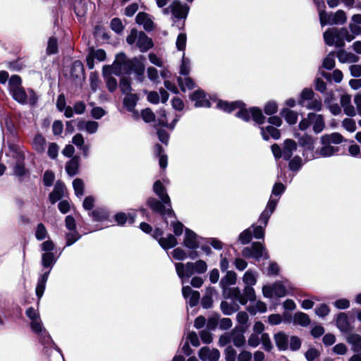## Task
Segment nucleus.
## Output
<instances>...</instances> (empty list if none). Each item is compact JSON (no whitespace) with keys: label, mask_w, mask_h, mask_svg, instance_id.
Masks as SVG:
<instances>
[{"label":"nucleus","mask_w":361,"mask_h":361,"mask_svg":"<svg viewBox=\"0 0 361 361\" xmlns=\"http://www.w3.org/2000/svg\"><path fill=\"white\" fill-rule=\"evenodd\" d=\"M109 66L116 75H120L123 73L130 75L134 73L138 81L142 82L144 80L145 66L136 58L128 59L126 55L121 52L116 55L114 63Z\"/></svg>","instance_id":"nucleus-1"},{"label":"nucleus","mask_w":361,"mask_h":361,"mask_svg":"<svg viewBox=\"0 0 361 361\" xmlns=\"http://www.w3.org/2000/svg\"><path fill=\"white\" fill-rule=\"evenodd\" d=\"M216 106L217 108L228 113H231L235 109H239L235 116L245 121H250V115L252 116L253 121L259 125L264 123L266 119L260 109L252 107L250 108V110H247L245 108V104L240 101L228 102L219 100Z\"/></svg>","instance_id":"nucleus-2"},{"label":"nucleus","mask_w":361,"mask_h":361,"mask_svg":"<svg viewBox=\"0 0 361 361\" xmlns=\"http://www.w3.org/2000/svg\"><path fill=\"white\" fill-rule=\"evenodd\" d=\"M189 9L190 7L187 4H182L178 0H174L167 8H164L162 12L165 15L171 13L173 25L180 30L185 26V20L187 18Z\"/></svg>","instance_id":"nucleus-3"},{"label":"nucleus","mask_w":361,"mask_h":361,"mask_svg":"<svg viewBox=\"0 0 361 361\" xmlns=\"http://www.w3.org/2000/svg\"><path fill=\"white\" fill-rule=\"evenodd\" d=\"M257 274L252 270H247L243 275V281L245 284L243 293L240 292L238 302L244 305L248 301L252 302L256 299L255 292L252 288L257 283Z\"/></svg>","instance_id":"nucleus-4"},{"label":"nucleus","mask_w":361,"mask_h":361,"mask_svg":"<svg viewBox=\"0 0 361 361\" xmlns=\"http://www.w3.org/2000/svg\"><path fill=\"white\" fill-rule=\"evenodd\" d=\"M236 282V274L234 271H227L220 281V286L222 288L224 297L226 298H231L238 302L240 290L238 288H230L231 285L235 284Z\"/></svg>","instance_id":"nucleus-5"},{"label":"nucleus","mask_w":361,"mask_h":361,"mask_svg":"<svg viewBox=\"0 0 361 361\" xmlns=\"http://www.w3.org/2000/svg\"><path fill=\"white\" fill-rule=\"evenodd\" d=\"M147 205L155 213L161 215L164 219L166 224H168L166 219L171 216H175V214L171 207V203L169 205L164 203L161 200L159 201L154 197H150L147 200Z\"/></svg>","instance_id":"nucleus-6"},{"label":"nucleus","mask_w":361,"mask_h":361,"mask_svg":"<svg viewBox=\"0 0 361 361\" xmlns=\"http://www.w3.org/2000/svg\"><path fill=\"white\" fill-rule=\"evenodd\" d=\"M12 157L14 159L13 164V175L16 176L20 181L28 174V171L25 167V156L21 152L13 151Z\"/></svg>","instance_id":"nucleus-7"},{"label":"nucleus","mask_w":361,"mask_h":361,"mask_svg":"<svg viewBox=\"0 0 361 361\" xmlns=\"http://www.w3.org/2000/svg\"><path fill=\"white\" fill-rule=\"evenodd\" d=\"M242 255L245 257H252L259 260L262 257L268 258V254L265 251V247L259 242L252 243L250 247H245L242 250Z\"/></svg>","instance_id":"nucleus-8"},{"label":"nucleus","mask_w":361,"mask_h":361,"mask_svg":"<svg viewBox=\"0 0 361 361\" xmlns=\"http://www.w3.org/2000/svg\"><path fill=\"white\" fill-rule=\"evenodd\" d=\"M346 15L345 13L343 10L337 11L334 15H328L324 12H321L319 13V20L321 25H325L326 24L329 25H338V24H343L346 21Z\"/></svg>","instance_id":"nucleus-9"},{"label":"nucleus","mask_w":361,"mask_h":361,"mask_svg":"<svg viewBox=\"0 0 361 361\" xmlns=\"http://www.w3.org/2000/svg\"><path fill=\"white\" fill-rule=\"evenodd\" d=\"M30 326L32 331L39 336L40 342L43 345L48 344L50 342L52 343L51 338L49 333L43 327L40 318L32 321L30 323Z\"/></svg>","instance_id":"nucleus-10"},{"label":"nucleus","mask_w":361,"mask_h":361,"mask_svg":"<svg viewBox=\"0 0 361 361\" xmlns=\"http://www.w3.org/2000/svg\"><path fill=\"white\" fill-rule=\"evenodd\" d=\"M336 327L344 334L353 332L354 326L350 324V319L345 312H339L335 318Z\"/></svg>","instance_id":"nucleus-11"},{"label":"nucleus","mask_w":361,"mask_h":361,"mask_svg":"<svg viewBox=\"0 0 361 361\" xmlns=\"http://www.w3.org/2000/svg\"><path fill=\"white\" fill-rule=\"evenodd\" d=\"M298 143L304 148L303 155L308 159H313L314 158L313 152L314 144V138L305 133L299 137Z\"/></svg>","instance_id":"nucleus-12"},{"label":"nucleus","mask_w":361,"mask_h":361,"mask_svg":"<svg viewBox=\"0 0 361 361\" xmlns=\"http://www.w3.org/2000/svg\"><path fill=\"white\" fill-rule=\"evenodd\" d=\"M279 200V197L274 198L271 195L269 198V200L267 203L265 209L262 212L259 218V222H260L261 225L264 226V227H266L267 226L269 219L271 214H273V212H274Z\"/></svg>","instance_id":"nucleus-13"},{"label":"nucleus","mask_w":361,"mask_h":361,"mask_svg":"<svg viewBox=\"0 0 361 361\" xmlns=\"http://www.w3.org/2000/svg\"><path fill=\"white\" fill-rule=\"evenodd\" d=\"M220 355L218 349L207 346L201 348L198 353L199 357L202 361H218Z\"/></svg>","instance_id":"nucleus-14"},{"label":"nucleus","mask_w":361,"mask_h":361,"mask_svg":"<svg viewBox=\"0 0 361 361\" xmlns=\"http://www.w3.org/2000/svg\"><path fill=\"white\" fill-rule=\"evenodd\" d=\"M176 273L180 279H189L195 274L193 262L186 264L178 262L175 264Z\"/></svg>","instance_id":"nucleus-15"},{"label":"nucleus","mask_w":361,"mask_h":361,"mask_svg":"<svg viewBox=\"0 0 361 361\" xmlns=\"http://www.w3.org/2000/svg\"><path fill=\"white\" fill-rule=\"evenodd\" d=\"M112 74H114V73L112 68H110V66L106 65L103 67L102 75L108 90L111 92H114L118 87L117 80L112 76Z\"/></svg>","instance_id":"nucleus-16"},{"label":"nucleus","mask_w":361,"mask_h":361,"mask_svg":"<svg viewBox=\"0 0 361 361\" xmlns=\"http://www.w3.org/2000/svg\"><path fill=\"white\" fill-rule=\"evenodd\" d=\"M314 93L311 89L305 88L301 93L300 104L307 109H314L316 107V101L313 100Z\"/></svg>","instance_id":"nucleus-17"},{"label":"nucleus","mask_w":361,"mask_h":361,"mask_svg":"<svg viewBox=\"0 0 361 361\" xmlns=\"http://www.w3.org/2000/svg\"><path fill=\"white\" fill-rule=\"evenodd\" d=\"M180 116L176 115V117L173 119L172 122L170 124H168L166 119V111L164 109H160L157 112V118L154 120L156 122V126H164L169 128L171 130H173L175 128L176 123L179 121Z\"/></svg>","instance_id":"nucleus-18"},{"label":"nucleus","mask_w":361,"mask_h":361,"mask_svg":"<svg viewBox=\"0 0 361 361\" xmlns=\"http://www.w3.org/2000/svg\"><path fill=\"white\" fill-rule=\"evenodd\" d=\"M190 99L195 102V106L196 107H210L211 103L207 99L204 92L202 90H198L193 92Z\"/></svg>","instance_id":"nucleus-19"},{"label":"nucleus","mask_w":361,"mask_h":361,"mask_svg":"<svg viewBox=\"0 0 361 361\" xmlns=\"http://www.w3.org/2000/svg\"><path fill=\"white\" fill-rule=\"evenodd\" d=\"M183 295L185 299H189V305L194 307L197 305L200 295L197 290H193L189 286H183L182 288Z\"/></svg>","instance_id":"nucleus-20"},{"label":"nucleus","mask_w":361,"mask_h":361,"mask_svg":"<svg viewBox=\"0 0 361 361\" xmlns=\"http://www.w3.org/2000/svg\"><path fill=\"white\" fill-rule=\"evenodd\" d=\"M136 46L141 52H146L153 47V42L152 40L148 37L145 32H140L138 34Z\"/></svg>","instance_id":"nucleus-21"},{"label":"nucleus","mask_w":361,"mask_h":361,"mask_svg":"<svg viewBox=\"0 0 361 361\" xmlns=\"http://www.w3.org/2000/svg\"><path fill=\"white\" fill-rule=\"evenodd\" d=\"M184 245L192 250L199 247V242L197 241V235L190 229L185 228V238L183 241Z\"/></svg>","instance_id":"nucleus-22"},{"label":"nucleus","mask_w":361,"mask_h":361,"mask_svg":"<svg viewBox=\"0 0 361 361\" xmlns=\"http://www.w3.org/2000/svg\"><path fill=\"white\" fill-rule=\"evenodd\" d=\"M65 188L66 186L63 182L58 180L56 183L54 190L49 196V201L51 204L56 203L63 196Z\"/></svg>","instance_id":"nucleus-23"},{"label":"nucleus","mask_w":361,"mask_h":361,"mask_svg":"<svg viewBox=\"0 0 361 361\" xmlns=\"http://www.w3.org/2000/svg\"><path fill=\"white\" fill-rule=\"evenodd\" d=\"M297 149V143L291 139H286L283 145V158L289 160Z\"/></svg>","instance_id":"nucleus-24"},{"label":"nucleus","mask_w":361,"mask_h":361,"mask_svg":"<svg viewBox=\"0 0 361 361\" xmlns=\"http://www.w3.org/2000/svg\"><path fill=\"white\" fill-rule=\"evenodd\" d=\"M299 128L302 131L312 128V130L316 133V114L314 112L308 114L307 117L300 122Z\"/></svg>","instance_id":"nucleus-25"},{"label":"nucleus","mask_w":361,"mask_h":361,"mask_svg":"<svg viewBox=\"0 0 361 361\" xmlns=\"http://www.w3.org/2000/svg\"><path fill=\"white\" fill-rule=\"evenodd\" d=\"M153 190L156 193L157 195H158L160 198V200L165 203L166 204L169 205V203H170V197L168 195V194L166 192V188L161 183L160 180H157L153 185Z\"/></svg>","instance_id":"nucleus-26"},{"label":"nucleus","mask_w":361,"mask_h":361,"mask_svg":"<svg viewBox=\"0 0 361 361\" xmlns=\"http://www.w3.org/2000/svg\"><path fill=\"white\" fill-rule=\"evenodd\" d=\"M99 124L93 121H79L77 123V128L79 130H85L90 134H93L97 131Z\"/></svg>","instance_id":"nucleus-27"},{"label":"nucleus","mask_w":361,"mask_h":361,"mask_svg":"<svg viewBox=\"0 0 361 361\" xmlns=\"http://www.w3.org/2000/svg\"><path fill=\"white\" fill-rule=\"evenodd\" d=\"M135 20L137 24L142 25L144 29L147 31L152 30L154 27L153 21L146 13H139L136 16Z\"/></svg>","instance_id":"nucleus-28"},{"label":"nucleus","mask_w":361,"mask_h":361,"mask_svg":"<svg viewBox=\"0 0 361 361\" xmlns=\"http://www.w3.org/2000/svg\"><path fill=\"white\" fill-rule=\"evenodd\" d=\"M32 147L38 153H43L45 150L47 141L45 137L40 133L35 135L32 141Z\"/></svg>","instance_id":"nucleus-29"},{"label":"nucleus","mask_w":361,"mask_h":361,"mask_svg":"<svg viewBox=\"0 0 361 361\" xmlns=\"http://www.w3.org/2000/svg\"><path fill=\"white\" fill-rule=\"evenodd\" d=\"M261 135L264 140H268L269 136L274 140H278L281 137L280 130L272 126H269L266 128L260 127Z\"/></svg>","instance_id":"nucleus-30"},{"label":"nucleus","mask_w":361,"mask_h":361,"mask_svg":"<svg viewBox=\"0 0 361 361\" xmlns=\"http://www.w3.org/2000/svg\"><path fill=\"white\" fill-rule=\"evenodd\" d=\"M344 140L343 136L339 133H333L331 134H326L321 137V142L322 145L340 144Z\"/></svg>","instance_id":"nucleus-31"},{"label":"nucleus","mask_w":361,"mask_h":361,"mask_svg":"<svg viewBox=\"0 0 361 361\" xmlns=\"http://www.w3.org/2000/svg\"><path fill=\"white\" fill-rule=\"evenodd\" d=\"M49 273L50 270L45 271L42 275L39 276L38 279L35 292L39 300L42 297L44 294Z\"/></svg>","instance_id":"nucleus-32"},{"label":"nucleus","mask_w":361,"mask_h":361,"mask_svg":"<svg viewBox=\"0 0 361 361\" xmlns=\"http://www.w3.org/2000/svg\"><path fill=\"white\" fill-rule=\"evenodd\" d=\"M276 346L280 350L288 349L289 337L283 332H279L274 335Z\"/></svg>","instance_id":"nucleus-33"},{"label":"nucleus","mask_w":361,"mask_h":361,"mask_svg":"<svg viewBox=\"0 0 361 361\" xmlns=\"http://www.w3.org/2000/svg\"><path fill=\"white\" fill-rule=\"evenodd\" d=\"M231 335L232 343L235 346L240 348L245 345V338L243 330L235 328L231 331Z\"/></svg>","instance_id":"nucleus-34"},{"label":"nucleus","mask_w":361,"mask_h":361,"mask_svg":"<svg viewBox=\"0 0 361 361\" xmlns=\"http://www.w3.org/2000/svg\"><path fill=\"white\" fill-rule=\"evenodd\" d=\"M293 323L295 325L307 326L310 324V319L307 314L302 312H295L293 317Z\"/></svg>","instance_id":"nucleus-35"},{"label":"nucleus","mask_w":361,"mask_h":361,"mask_svg":"<svg viewBox=\"0 0 361 361\" xmlns=\"http://www.w3.org/2000/svg\"><path fill=\"white\" fill-rule=\"evenodd\" d=\"M348 334L347 341L352 345V350L356 353L360 352L361 350V336L352 332Z\"/></svg>","instance_id":"nucleus-36"},{"label":"nucleus","mask_w":361,"mask_h":361,"mask_svg":"<svg viewBox=\"0 0 361 361\" xmlns=\"http://www.w3.org/2000/svg\"><path fill=\"white\" fill-rule=\"evenodd\" d=\"M71 75L74 78H80L84 76V66L80 61L76 60L72 63Z\"/></svg>","instance_id":"nucleus-37"},{"label":"nucleus","mask_w":361,"mask_h":361,"mask_svg":"<svg viewBox=\"0 0 361 361\" xmlns=\"http://www.w3.org/2000/svg\"><path fill=\"white\" fill-rule=\"evenodd\" d=\"M10 92L16 101L22 104H27V92L22 87L12 90Z\"/></svg>","instance_id":"nucleus-38"},{"label":"nucleus","mask_w":361,"mask_h":361,"mask_svg":"<svg viewBox=\"0 0 361 361\" xmlns=\"http://www.w3.org/2000/svg\"><path fill=\"white\" fill-rule=\"evenodd\" d=\"M56 262V258L53 252H44L42 255V264L44 268H47L51 271Z\"/></svg>","instance_id":"nucleus-39"},{"label":"nucleus","mask_w":361,"mask_h":361,"mask_svg":"<svg viewBox=\"0 0 361 361\" xmlns=\"http://www.w3.org/2000/svg\"><path fill=\"white\" fill-rule=\"evenodd\" d=\"M79 168V158L73 157L66 165V171L67 173L73 176L77 174Z\"/></svg>","instance_id":"nucleus-40"},{"label":"nucleus","mask_w":361,"mask_h":361,"mask_svg":"<svg viewBox=\"0 0 361 361\" xmlns=\"http://www.w3.org/2000/svg\"><path fill=\"white\" fill-rule=\"evenodd\" d=\"M159 243L164 250H168L175 247L178 242L172 234H169L166 238H159Z\"/></svg>","instance_id":"nucleus-41"},{"label":"nucleus","mask_w":361,"mask_h":361,"mask_svg":"<svg viewBox=\"0 0 361 361\" xmlns=\"http://www.w3.org/2000/svg\"><path fill=\"white\" fill-rule=\"evenodd\" d=\"M137 100V94L132 93L126 94L123 99V104L129 111H133Z\"/></svg>","instance_id":"nucleus-42"},{"label":"nucleus","mask_w":361,"mask_h":361,"mask_svg":"<svg viewBox=\"0 0 361 361\" xmlns=\"http://www.w3.org/2000/svg\"><path fill=\"white\" fill-rule=\"evenodd\" d=\"M281 115L285 118L286 121L290 125L296 123L298 121V114L288 109H283Z\"/></svg>","instance_id":"nucleus-43"},{"label":"nucleus","mask_w":361,"mask_h":361,"mask_svg":"<svg viewBox=\"0 0 361 361\" xmlns=\"http://www.w3.org/2000/svg\"><path fill=\"white\" fill-rule=\"evenodd\" d=\"M338 150L339 147H333L330 145H324L319 151L317 150V154H319L324 157H328L334 155L336 152H338Z\"/></svg>","instance_id":"nucleus-44"},{"label":"nucleus","mask_w":361,"mask_h":361,"mask_svg":"<svg viewBox=\"0 0 361 361\" xmlns=\"http://www.w3.org/2000/svg\"><path fill=\"white\" fill-rule=\"evenodd\" d=\"M239 306L236 303L230 304L226 301L221 302V310L226 315H231L235 312L238 311Z\"/></svg>","instance_id":"nucleus-45"},{"label":"nucleus","mask_w":361,"mask_h":361,"mask_svg":"<svg viewBox=\"0 0 361 361\" xmlns=\"http://www.w3.org/2000/svg\"><path fill=\"white\" fill-rule=\"evenodd\" d=\"M178 82L181 90L183 91H185L186 88L188 90H191L195 87V82L191 78L188 77V75L185 76L184 78L178 77Z\"/></svg>","instance_id":"nucleus-46"},{"label":"nucleus","mask_w":361,"mask_h":361,"mask_svg":"<svg viewBox=\"0 0 361 361\" xmlns=\"http://www.w3.org/2000/svg\"><path fill=\"white\" fill-rule=\"evenodd\" d=\"M119 88L123 94H126L130 93L132 90L130 78L127 76L121 77L119 83Z\"/></svg>","instance_id":"nucleus-47"},{"label":"nucleus","mask_w":361,"mask_h":361,"mask_svg":"<svg viewBox=\"0 0 361 361\" xmlns=\"http://www.w3.org/2000/svg\"><path fill=\"white\" fill-rule=\"evenodd\" d=\"M135 215L129 214L128 217L126 213H118L115 215V220L119 225H123L127 221L132 224L135 221Z\"/></svg>","instance_id":"nucleus-48"},{"label":"nucleus","mask_w":361,"mask_h":361,"mask_svg":"<svg viewBox=\"0 0 361 361\" xmlns=\"http://www.w3.org/2000/svg\"><path fill=\"white\" fill-rule=\"evenodd\" d=\"M247 311L252 314H255L257 312H265L267 311V305L262 301H257L255 305L249 306Z\"/></svg>","instance_id":"nucleus-49"},{"label":"nucleus","mask_w":361,"mask_h":361,"mask_svg":"<svg viewBox=\"0 0 361 361\" xmlns=\"http://www.w3.org/2000/svg\"><path fill=\"white\" fill-rule=\"evenodd\" d=\"M73 187L77 197H82L84 194V182L80 178H75L73 182Z\"/></svg>","instance_id":"nucleus-50"},{"label":"nucleus","mask_w":361,"mask_h":361,"mask_svg":"<svg viewBox=\"0 0 361 361\" xmlns=\"http://www.w3.org/2000/svg\"><path fill=\"white\" fill-rule=\"evenodd\" d=\"M81 235L76 231H70L66 234V246H71L80 238Z\"/></svg>","instance_id":"nucleus-51"},{"label":"nucleus","mask_w":361,"mask_h":361,"mask_svg":"<svg viewBox=\"0 0 361 361\" xmlns=\"http://www.w3.org/2000/svg\"><path fill=\"white\" fill-rule=\"evenodd\" d=\"M334 52H330L323 61L322 66L327 70H332L335 67Z\"/></svg>","instance_id":"nucleus-52"},{"label":"nucleus","mask_w":361,"mask_h":361,"mask_svg":"<svg viewBox=\"0 0 361 361\" xmlns=\"http://www.w3.org/2000/svg\"><path fill=\"white\" fill-rule=\"evenodd\" d=\"M252 238V231L251 230V228H248L245 230H244L238 237L239 241L243 245H245L249 243Z\"/></svg>","instance_id":"nucleus-53"},{"label":"nucleus","mask_w":361,"mask_h":361,"mask_svg":"<svg viewBox=\"0 0 361 361\" xmlns=\"http://www.w3.org/2000/svg\"><path fill=\"white\" fill-rule=\"evenodd\" d=\"M250 228L252 231L253 236L257 239H263L264 237L265 228L262 225L255 226L252 224Z\"/></svg>","instance_id":"nucleus-54"},{"label":"nucleus","mask_w":361,"mask_h":361,"mask_svg":"<svg viewBox=\"0 0 361 361\" xmlns=\"http://www.w3.org/2000/svg\"><path fill=\"white\" fill-rule=\"evenodd\" d=\"M213 290H214L212 288H209L207 291L206 295H204L202 299V306L205 309L210 308L212 305L213 300L212 298V294Z\"/></svg>","instance_id":"nucleus-55"},{"label":"nucleus","mask_w":361,"mask_h":361,"mask_svg":"<svg viewBox=\"0 0 361 361\" xmlns=\"http://www.w3.org/2000/svg\"><path fill=\"white\" fill-rule=\"evenodd\" d=\"M324 39L325 43L329 46H333L335 43L336 36L333 28L328 29L324 33Z\"/></svg>","instance_id":"nucleus-56"},{"label":"nucleus","mask_w":361,"mask_h":361,"mask_svg":"<svg viewBox=\"0 0 361 361\" xmlns=\"http://www.w3.org/2000/svg\"><path fill=\"white\" fill-rule=\"evenodd\" d=\"M274 295L277 298H282L286 295V289L281 282H276L273 284Z\"/></svg>","instance_id":"nucleus-57"},{"label":"nucleus","mask_w":361,"mask_h":361,"mask_svg":"<svg viewBox=\"0 0 361 361\" xmlns=\"http://www.w3.org/2000/svg\"><path fill=\"white\" fill-rule=\"evenodd\" d=\"M302 165V160L299 156L294 157L289 161V169L292 171H298Z\"/></svg>","instance_id":"nucleus-58"},{"label":"nucleus","mask_w":361,"mask_h":361,"mask_svg":"<svg viewBox=\"0 0 361 361\" xmlns=\"http://www.w3.org/2000/svg\"><path fill=\"white\" fill-rule=\"evenodd\" d=\"M47 235V231L44 225L39 223L36 228L35 237L38 240H44Z\"/></svg>","instance_id":"nucleus-59"},{"label":"nucleus","mask_w":361,"mask_h":361,"mask_svg":"<svg viewBox=\"0 0 361 361\" xmlns=\"http://www.w3.org/2000/svg\"><path fill=\"white\" fill-rule=\"evenodd\" d=\"M219 319L220 315L218 314L210 316L207 322V329L211 331L215 329L219 324Z\"/></svg>","instance_id":"nucleus-60"},{"label":"nucleus","mask_w":361,"mask_h":361,"mask_svg":"<svg viewBox=\"0 0 361 361\" xmlns=\"http://www.w3.org/2000/svg\"><path fill=\"white\" fill-rule=\"evenodd\" d=\"M195 274H204L207 269V263L202 259L193 262Z\"/></svg>","instance_id":"nucleus-61"},{"label":"nucleus","mask_w":361,"mask_h":361,"mask_svg":"<svg viewBox=\"0 0 361 361\" xmlns=\"http://www.w3.org/2000/svg\"><path fill=\"white\" fill-rule=\"evenodd\" d=\"M190 71V60L185 56L183 57L182 63L180 67V74L184 76L189 75Z\"/></svg>","instance_id":"nucleus-62"},{"label":"nucleus","mask_w":361,"mask_h":361,"mask_svg":"<svg viewBox=\"0 0 361 361\" xmlns=\"http://www.w3.org/2000/svg\"><path fill=\"white\" fill-rule=\"evenodd\" d=\"M39 97L32 89H28L27 91V101L28 104L35 106L38 102Z\"/></svg>","instance_id":"nucleus-63"},{"label":"nucleus","mask_w":361,"mask_h":361,"mask_svg":"<svg viewBox=\"0 0 361 361\" xmlns=\"http://www.w3.org/2000/svg\"><path fill=\"white\" fill-rule=\"evenodd\" d=\"M264 111L267 115H272L277 112L278 105L275 102L270 101L264 105Z\"/></svg>","instance_id":"nucleus-64"}]
</instances>
